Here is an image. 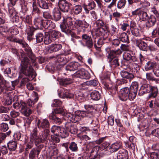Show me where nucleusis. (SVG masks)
Instances as JSON below:
<instances>
[{"mask_svg": "<svg viewBox=\"0 0 159 159\" xmlns=\"http://www.w3.org/2000/svg\"><path fill=\"white\" fill-rule=\"evenodd\" d=\"M63 22V23L66 24L68 28L71 29L72 30L74 29L73 24V19L71 17H67L66 18H64Z\"/></svg>", "mask_w": 159, "mask_h": 159, "instance_id": "25", "label": "nucleus"}, {"mask_svg": "<svg viewBox=\"0 0 159 159\" xmlns=\"http://www.w3.org/2000/svg\"><path fill=\"white\" fill-rule=\"evenodd\" d=\"M80 65L77 62H72L69 63L66 67V70L69 71H74L77 70Z\"/></svg>", "mask_w": 159, "mask_h": 159, "instance_id": "17", "label": "nucleus"}, {"mask_svg": "<svg viewBox=\"0 0 159 159\" xmlns=\"http://www.w3.org/2000/svg\"><path fill=\"white\" fill-rule=\"evenodd\" d=\"M33 96L35 98H34V101L32 100L30 98L28 100L27 103L28 105L30 107H33L34 104L38 101L39 97L38 93L35 92H33L32 93Z\"/></svg>", "mask_w": 159, "mask_h": 159, "instance_id": "24", "label": "nucleus"}, {"mask_svg": "<svg viewBox=\"0 0 159 159\" xmlns=\"http://www.w3.org/2000/svg\"><path fill=\"white\" fill-rule=\"evenodd\" d=\"M75 23L79 26V29L82 27L87 28L89 26L88 24L85 21H82L80 20H76L75 21Z\"/></svg>", "mask_w": 159, "mask_h": 159, "instance_id": "37", "label": "nucleus"}, {"mask_svg": "<svg viewBox=\"0 0 159 159\" xmlns=\"http://www.w3.org/2000/svg\"><path fill=\"white\" fill-rule=\"evenodd\" d=\"M118 31L115 26L113 25H111L110 33L111 35H115L116 33H118Z\"/></svg>", "mask_w": 159, "mask_h": 159, "instance_id": "61", "label": "nucleus"}, {"mask_svg": "<svg viewBox=\"0 0 159 159\" xmlns=\"http://www.w3.org/2000/svg\"><path fill=\"white\" fill-rule=\"evenodd\" d=\"M69 134L68 132L63 128L61 127L59 133V136H60L62 138H64L68 136Z\"/></svg>", "mask_w": 159, "mask_h": 159, "instance_id": "38", "label": "nucleus"}, {"mask_svg": "<svg viewBox=\"0 0 159 159\" xmlns=\"http://www.w3.org/2000/svg\"><path fill=\"white\" fill-rule=\"evenodd\" d=\"M83 41L84 43H82L84 46H85L89 49L91 48L93 46V40L91 36L86 34H84L82 36Z\"/></svg>", "mask_w": 159, "mask_h": 159, "instance_id": "8", "label": "nucleus"}, {"mask_svg": "<svg viewBox=\"0 0 159 159\" xmlns=\"http://www.w3.org/2000/svg\"><path fill=\"white\" fill-rule=\"evenodd\" d=\"M61 127L56 125L53 126L51 129V132L54 135H58Z\"/></svg>", "mask_w": 159, "mask_h": 159, "instance_id": "49", "label": "nucleus"}, {"mask_svg": "<svg viewBox=\"0 0 159 159\" xmlns=\"http://www.w3.org/2000/svg\"><path fill=\"white\" fill-rule=\"evenodd\" d=\"M57 60L59 62H62L63 63H66L67 61V60L64 55L58 56L57 58Z\"/></svg>", "mask_w": 159, "mask_h": 159, "instance_id": "58", "label": "nucleus"}, {"mask_svg": "<svg viewBox=\"0 0 159 159\" xmlns=\"http://www.w3.org/2000/svg\"><path fill=\"white\" fill-rule=\"evenodd\" d=\"M12 97L11 96H9L5 99L4 102V104L5 105H9L11 104L12 102Z\"/></svg>", "mask_w": 159, "mask_h": 159, "instance_id": "59", "label": "nucleus"}, {"mask_svg": "<svg viewBox=\"0 0 159 159\" xmlns=\"http://www.w3.org/2000/svg\"><path fill=\"white\" fill-rule=\"evenodd\" d=\"M120 74L123 78L128 79L129 80H131L134 77L133 74L125 70H121L120 72Z\"/></svg>", "mask_w": 159, "mask_h": 159, "instance_id": "26", "label": "nucleus"}, {"mask_svg": "<svg viewBox=\"0 0 159 159\" xmlns=\"http://www.w3.org/2000/svg\"><path fill=\"white\" fill-rule=\"evenodd\" d=\"M132 64L133 65L132 68L133 71L136 73L138 72L140 70L139 66L137 63L134 62L132 63Z\"/></svg>", "mask_w": 159, "mask_h": 159, "instance_id": "56", "label": "nucleus"}, {"mask_svg": "<svg viewBox=\"0 0 159 159\" xmlns=\"http://www.w3.org/2000/svg\"><path fill=\"white\" fill-rule=\"evenodd\" d=\"M35 62L32 63L31 59L30 60L26 56L22 57L20 64V72L26 76L32 77L34 70L32 66L36 65Z\"/></svg>", "mask_w": 159, "mask_h": 159, "instance_id": "1", "label": "nucleus"}, {"mask_svg": "<svg viewBox=\"0 0 159 159\" xmlns=\"http://www.w3.org/2000/svg\"><path fill=\"white\" fill-rule=\"evenodd\" d=\"M130 30L132 34L134 36L138 37L140 35L141 30L138 28L131 29Z\"/></svg>", "mask_w": 159, "mask_h": 159, "instance_id": "51", "label": "nucleus"}, {"mask_svg": "<svg viewBox=\"0 0 159 159\" xmlns=\"http://www.w3.org/2000/svg\"><path fill=\"white\" fill-rule=\"evenodd\" d=\"M86 111L84 112L85 115H87V116H89L90 117L91 116L93 115V113L96 111V109L94 106L90 105H85L84 106Z\"/></svg>", "mask_w": 159, "mask_h": 159, "instance_id": "14", "label": "nucleus"}, {"mask_svg": "<svg viewBox=\"0 0 159 159\" xmlns=\"http://www.w3.org/2000/svg\"><path fill=\"white\" fill-rule=\"evenodd\" d=\"M82 10V7L81 5H78L75 6L73 9V12L76 15L80 13Z\"/></svg>", "mask_w": 159, "mask_h": 159, "instance_id": "52", "label": "nucleus"}, {"mask_svg": "<svg viewBox=\"0 0 159 159\" xmlns=\"http://www.w3.org/2000/svg\"><path fill=\"white\" fill-rule=\"evenodd\" d=\"M62 46L60 44H53L50 45L48 47V51L50 52L58 51L61 49Z\"/></svg>", "mask_w": 159, "mask_h": 159, "instance_id": "23", "label": "nucleus"}, {"mask_svg": "<svg viewBox=\"0 0 159 159\" xmlns=\"http://www.w3.org/2000/svg\"><path fill=\"white\" fill-rule=\"evenodd\" d=\"M53 41L58 39L60 35L59 32L56 30H52L48 33Z\"/></svg>", "mask_w": 159, "mask_h": 159, "instance_id": "35", "label": "nucleus"}, {"mask_svg": "<svg viewBox=\"0 0 159 159\" xmlns=\"http://www.w3.org/2000/svg\"><path fill=\"white\" fill-rule=\"evenodd\" d=\"M43 20L40 17L35 18L34 20V24L38 28H42L43 27Z\"/></svg>", "mask_w": 159, "mask_h": 159, "instance_id": "28", "label": "nucleus"}, {"mask_svg": "<svg viewBox=\"0 0 159 159\" xmlns=\"http://www.w3.org/2000/svg\"><path fill=\"white\" fill-rule=\"evenodd\" d=\"M37 129L36 127L34 128L30 134V141L26 144L25 151L27 153L29 149H31L34 143L36 146H37L39 143H41L42 140L39 137H37Z\"/></svg>", "mask_w": 159, "mask_h": 159, "instance_id": "3", "label": "nucleus"}, {"mask_svg": "<svg viewBox=\"0 0 159 159\" xmlns=\"http://www.w3.org/2000/svg\"><path fill=\"white\" fill-rule=\"evenodd\" d=\"M58 5L60 10L63 12H68L70 9L71 4L66 0H59Z\"/></svg>", "mask_w": 159, "mask_h": 159, "instance_id": "5", "label": "nucleus"}, {"mask_svg": "<svg viewBox=\"0 0 159 159\" xmlns=\"http://www.w3.org/2000/svg\"><path fill=\"white\" fill-rule=\"evenodd\" d=\"M126 0H119L117 3V7L119 9L123 8L126 4Z\"/></svg>", "mask_w": 159, "mask_h": 159, "instance_id": "53", "label": "nucleus"}, {"mask_svg": "<svg viewBox=\"0 0 159 159\" xmlns=\"http://www.w3.org/2000/svg\"><path fill=\"white\" fill-rule=\"evenodd\" d=\"M71 119L70 120L74 123L78 122L81 120V117L80 116L77 115H70Z\"/></svg>", "mask_w": 159, "mask_h": 159, "instance_id": "48", "label": "nucleus"}, {"mask_svg": "<svg viewBox=\"0 0 159 159\" xmlns=\"http://www.w3.org/2000/svg\"><path fill=\"white\" fill-rule=\"evenodd\" d=\"M67 89L61 88L58 90V95L61 98H66L65 94L67 93Z\"/></svg>", "mask_w": 159, "mask_h": 159, "instance_id": "41", "label": "nucleus"}, {"mask_svg": "<svg viewBox=\"0 0 159 159\" xmlns=\"http://www.w3.org/2000/svg\"><path fill=\"white\" fill-rule=\"evenodd\" d=\"M121 146V144L120 143H115L111 145L110 149L111 151L114 152L117 151Z\"/></svg>", "mask_w": 159, "mask_h": 159, "instance_id": "32", "label": "nucleus"}, {"mask_svg": "<svg viewBox=\"0 0 159 159\" xmlns=\"http://www.w3.org/2000/svg\"><path fill=\"white\" fill-rule=\"evenodd\" d=\"M124 59L128 61H132L136 62L137 61V58L133 54H132L128 52H125L123 54Z\"/></svg>", "mask_w": 159, "mask_h": 159, "instance_id": "20", "label": "nucleus"}, {"mask_svg": "<svg viewBox=\"0 0 159 159\" xmlns=\"http://www.w3.org/2000/svg\"><path fill=\"white\" fill-rule=\"evenodd\" d=\"M117 37L121 41L129 43V38L126 33L121 32L118 33L117 34Z\"/></svg>", "mask_w": 159, "mask_h": 159, "instance_id": "15", "label": "nucleus"}, {"mask_svg": "<svg viewBox=\"0 0 159 159\" xmlns=\"http://www.w3.org/2000/svg\"><path fill=\"white\" fill-rule=\"evenodd\" d=\"M69 148L72 152H76L78 150L77 144L74 142H71L70 144Z\"/></svg>", "mask_w": 159, "mask_h": 159, "instance_id": "47", "label": "nucleus"}, {"mask_svg": "<svg viewBox=\"0 0 159 159\" xmlns=\"http://www.w3.org/2000/svg\"><path fill=\"white\" fill-rule=\"evenodd\" d=\"M38 3L39 6L41 8L43 9H47L48 8V3L44 0H38Z\"/></svg>", "mask_w": 159, "mask_h": 159, "instance_id": "39", "label": "nucleus"}, {"mask_svg": "<svg viewBox=\"0 0 159 159\" xmlns=\"http://www.w3.org/2000/svg\"><path fill=\"white\" fill-rule=\"evenodd\" d=\"M109 61L111 63V65L114 66V67L119 66L120 65L119 62V59L118 57H116L111 61Z\"/></svg>", "mask_w": 159, "mask_h": 159, "instance_id": "57", "label": "nucleus"}, {"mask_svg": "<svg viewBox=\"0 0 159 159\" xmlns=\"http://www.w3.org/2000/svg\"><path fill=\"white\" fill-rule=\"evenodd\" d=\"M53 41L48 33H46L44 37V42L45 44H48L52 42Z\"/></svg>", "mask_w": 159, "mask_h": 159, "instance_id": "42", "label": "nucleus"}, {"mask_svg": "<svg viewBox=\"0 0 159 159\" xmlns=\"http://www.w3.org/2000/svg\"><path fill=\"white\" fill-rule=\"evenodd\" d=\"M157 22L156 18L153 15H151L148 18L146 22V26L147 27L150 28L154 25Z\"/></svg>", "mask_w": 159, "mask_h": 159, "instance_id": "18", "label": "nucleus"}, {"mask_svg": "<svg viewBox=\"0 0 159 159\" xmlns=\"http://www.w3.org/2000/svg\"><path fill=\"white\" fill-rule=\"evenodd\" d=\"M75 75L76 77L82 79H89L90 78L89 73L83 69L77 71L75 73Z\"/></svg>", "mask_w": 159, "mask_h": 159, "instance_id": "11", "label": "nucleus"}, {"mask_svg": "<svg viewBox=\"0 0 159 159\" xmlns=\"http://www.w3.org/2000/svg\"><path fill=\"white\" fill-rule=\"evenodd\" d=\"M156 99L148 102V104L149 107L150 108L153 109H155L157 108V104H156Z\"/></svg>", "mask_w": 159, "mask_h": 159, "instance_id": "54", "label": "nucleus"}, {"mask_svg": "<svg viewBox=\"0 0 159 159\" xmlns=\"http://www.w3.org/2000/svg\"><path fill=\"white\" fill-rule=\"evenodd\" d=\"M82 7L84 9L85 13L86 14H88L89 13L90 10L95 8L96 4L94 1L89 2V0H88V1H84Z\"/></svg>", "mask_w": 159, "mask_h": 159, "instance_id": "10", "label": "nucleus"}, {"mask_svg": "<svg viewBox=\"0 0 159 159\" xmlns=\"http://www.w3.org/2000/svg\"><path fill=\"white\" fill-rule=\"evenodd\" d=\"M37 125L38 128L40 129H48L50 126V122L46 118L38 119Z\"/></svg>", "mask_w": 159, "mask_h": 159, "instance_id": "9", "label": "nucleus"}, {"mask_svg": "<svg viewBox=\"0 0 159 159\" xmlns=\"http://www.w3.org/2000/svg\"><path fill=\"white\" fill-rule=\"evenodd\" d=\"M8 128V125L6 123H3L0 125V129L2 131H6Z\"/></svg>", "mask_w": 159, "mask_h": 159, "instance_id": "62", "label": "nucleus"}, {"mask_svg": "<svg viewBox=\"0 0 159 159\" xmlns=\"http://www.w3.org/2000/svg\"><path fill=\"white\" fill-rule=\"evenodd\" d=\"M107 54V57L109 60V61H111L113 59L116 57V55H120L122 53V51L120 48L116 50H112L109 47H107L105 49Z\"/></svg>", "mask_w": 159, "mask_h": 159, "instance_id": "7", "label": "nucleus"}, {"mask_svg": "<svg viewBox=\"0 0 159 159\" xmlns=\"http://www.w3.org/2000/svg\"><path fill=\"white\" fill-rule=\"evenodd\" d=\"M35 31V30L34 28H30L29 30L27 32V39L30 41L33 39V36L34 34V32Z\"/></svg>", "mask_w": 159, "mask_h": 159, "instance_id": "40", "label": "nucleus"}, {"mask_svg": "<svg viewBox=\"0 0 159 159\" xmlns=\"http://www.w3.org/2000/svg\"><path fill=\"white\" fill-rule=\"evenodd\" d=\"M6 81L4 80L2 75L0 74V92H2L6 89Z\"/></svg>", "mask_w": 159, "mask_h": 159, "instance_id": "30", "label": "nucleus"}, {"mask_svg": "<svg viewBox=\"0 0 159 159\" xmlns=\"http://www.w3.org/2000/svg\"><path fill=\"white\" fill-rule=\"evenodd\" d=\"M121 14L117 11L114 12L112 13L113 16L115 18V20L117 22L119 21V19L121 16Z\"/></svg>", "mask_w": 159, "mask_h": 159, "instance_id": "60", "label": "nucleus"}, {"mask_svg": "<svg viewBox=\"0 0 159 159\" xmlns=\"http://www.w3.org/2000/svg\"><path fill=\"white\" fill-rule=\"evenodd\" d=\"M66 127L68 129V131L72 134H76L77 132L76 126L75 125H72L70 123H68L66 125Z\"/></svg>", "mask_w": 159, "mask_h": 159, "instance_id": "27", "label": "nucleus"}, {"mask_svg": "<svg viewBox=\"0 0 159 159\" xmlns=\"http://www.w3.org/2000/svg\"><path fill=\"white\" fill-rule=\"evenodd\" d=\"M72 82V80L70 78H65L61 79L60 81L61 85L66 86L68 84H70Z\"/></svg>", "mask_w": 159, "mask_h": 159, "instance_id": "45", "label": "nucleus"}, {"mask_svg": "<svg viewBox=\"0 0 159 159\" xmlns=\"http://www.w3.org/2000/svg\"><path fill=\"white\" fill-rule=\"evenodd\" d=\"M60 27L61 30V31L67 34H70L72 32V30L68 28L67 26V27L66 24L63 23V22L60 25Z\"/></svg>", "mask_w": 159, "mask_h": 159, "instance_id": "33", "label": "nucleus"}, {"mask_svg": "<svg viewBox=\"0 0 159 159\" xmlns=\"http://www.w3.org/2000/svg\"><path fill=\"white\" fill-rule=\"evenodd\" d=\"M90 96L91 99L97 101L100 98V94L97 91H94L92 92L90 94Z\"/></svg>", "mask_w": 159, "mask_h": 159, "instance_id": "34", "label": "nucleus"}, {"mask_svg": "<svg viewBox=\"0 0 159 159\" xmlns=\"http://www.w3.org/2000/svg\"><path fill=\"white\" fill-rule=\"evenodd\" d=\"M33 111L31 109H30L28 107H27L26 108L22 110H20V112L21 113L25 115V116H29L32 113Z\"/></svg>", "mask_w": 159, "mask_h": 159, "instance_id": "50", "label": "nucleus"}, {"mask_svg": "<svg viewBox=\"0 0 159 159\" xmlns=\"http://www.w3.org/2000/svg\"><path fill=\"white\" fill-rule=\"evenodd\" d=\"M136 45L138 46L140 49L143 51H147L148 50V45L143 41L140 40H136Z\"/></svg>", "mask_w": 159, "mask_h": 159, "instance_id": "16", "label": "nucleus"}, {"mask_svg": "<svg viewBox=\"0 0 159 159\" xmlns=\"http://www.w3.org/2000/svg\"><path fill=\"white\" fill-rule=\"evenodd\" d=\"M138 83L136 82H133L130 86L129 93V99L133 100L136 97L138 89Z\"/></svg>", "mask_w": 159, "mask_h": 159, "instance_id": "6", "label": "nucleus"}, {"mask_svg": "<svg viewBox=\"0 0 159 159\" xmlns=\"http://www.w3.org/2000/svg\"><path fill=\"white\" fill-rule=\"evenodd\" d=\"M129 89L126 87L121 89L119 93V98L121 100L125 101L128 99H129Z\"/></svg>", "mask_w": 159, "mask_h": 159, "instance_id": "12", "label": "nucleus"}, {"mask_svg": "<svg viewBox=\"0 0 159 159\" xmlns=\"http://www.w3.org/2000/svg\"><path fill=\"white\" fill-rule=\"evenodd\" d=\"M157 64L156 62H153L150 61H148L145 66V68L146 70H148L151 69H153L157 65Z\"/></svg>", "mask_w": 159, "mask_h": 159, "instance_id": "31", "label": "nucleus"}, {"mask_svg": "<svg viewBox=\"0 0 159 159\" xmlns=\"http://www.w3.org/2000/svg\"><path fill=\"white\" fill-rule=\"evenodd\" d=\"M15 42L21 45L22 47L24 48V50L26 52V54L30 59H31L32 63L36 61V59L35 56L33 53L31 48L24 40L19 39H17L15 40Z\"/></svg>", "mask_w": 159, "mask_h": 159, "instance_id": "4", "label": "nucleus"}, {"mask_svg": "<svg viewBox=\"0 0 159 159\" xmlns=\"http://www.w3.org/2000/svg\"><path fill=\"white\" fill-rule=\"evenodd\" d=\"M128 153L127 151L125 149H120L117 154V159H128Z\"/></svg>", "mask_w": 159, "mask_h": 159, "instance_id": "19", "label": "nucleus"}, {"mask_svg": "<svg viewBox=\"0 0 159 159\" xmlns=\"http://www.w3.org/2000/svg\"><path fill=\"white\" fill-rule=\"evenodd\" d=\"M36 149L33 148L30 151L29 154V157L30 159H35V156L37 155V153H36Z\"/></svg>", "mask_w": 159, "mask_h": 159, "instance_id": "55", "label": "nucleus"}, {"mask_svg": "<svg viewBox=\"0 0 159 159\" xmlns=\"http://www.w3.org/2000/svg\"><path fill=\"white\" fill-rule=\"evenodd\" d=\"M139 16L140 20L145 21L148 17V15L146 12L141 10Z\"/></svg>", "mask_w": 159, "mask_h": 159, "instance_id": "43", "label": "nucleus"}, {"mask_svg": "<svg viewBox=\"0 0 159 159\" xmlns=\"http://www.w3.org/2000/svg\"><path fill=\"white\" fill-rule=\"evenodd\" d=\"M91 16V18L92 20H96L98 18L97 15L94 11H91L89 12Z\"/></svg>", "mask_w": 159, "mask_h": 159, "instance_id": "63", "label": "nucleus"}, {"mask_svg": "<svg viewBox=\"0 0 159 159\" xmlns=\"http://www.w3.org/2000/svg\"><path fill=\"white\" fill-rule=\"evenodd\" d=\"M50 131L49 129H44L43 132L41 135H37V137L40 138L42 140L41 143L43 142L44 141L46 140L48 136L49 135Z\"/></svg>", "mask_w": 159, "mask_h": 159, "instance_id": "29", "label": "nucleus"}, {"mask_svg": "<svg viewBox=\"0 0 159 159\" xmlns=\"http://www.w3.org/2000/svg\"><path fill=\"white\" fill-rule=\"evenodd\" d=\"M53 19L55 21L59 20L61 18V14L60 10L57 8H55L52 11Z\"/></svg>", "mask_w": 159, "mask_h": 159, "instance_id": "21", "label": "nucleus"}, {"mask_svg": "<svg viewBox=\"0 0 159 159\" xmlns=\"http://www.w3.org/2000/svg\"><path fill=\"white\" fill-rule=\"evenodd\" d=\"M55 24L50 20H45L43 22V27L45 29L51 30L55 27Z\"/></svg>", "mask_w": 159, "mask_h": 159, "instance_id": "22", "label": "nucleus"}, {"mask_svg": "<svg viewBox=\"0 0 159 159\" xmlns=\"http://www.w3.org/2000/svg\"><path fill=\"white\" fill-rule=\"evenodd\" d=\"M8 149L10 151H14L17 147V143L14 141H10L7 144Z\"/></svg>", "mask_w": 159, "mask_h": 159, "instance_id": "36", "label": "nucleus"}, {"mask_svg": "<svg viewBox=\"0 0 159 159\" xmlns=\"http://www.w3.org/2000/svg\"><path fill=\"white\" fill-rule=\"evenodd\" d=\"M104 43L102 39H99L97 41L96 43V41H94V47L97 50H99L100 48L101 47Z\"/></svg>", "mask_w": 159, "mask_h": 159, "instance_id": "46", "label": "nucleus"}, {"mask_svg": "<svg viewBox=\"0 0 159 159\" xmlns=\"http://www.w3.org/2000/svg\"><path fill=\"white\" fill-rule=\"evenodd\" d=\"M44 37L43 33L39 32L35 35L36 41L37 43H40L43 42Z\"/></svg>", "mask_w": 159, "mask_h": 159, "instance_id": "44", "label": "nucleus"}, {"mask_svg": "<svg viewBox=\"0 0 159 159\" xmlns=\"http://www.w3.org/2000/svg\"><path fill=\"white\" fill-rule=\"evenodd\" d=\"M98 82L95 80H93L87 82V84L90 86H95L98 84Z\"/></svg>", "mask_w": 159, "mask_h": 159, "instance_id": "64", "label": "nucleus"}, {"mask_svg": "<svg viewBox=\"0 0 159 159\" xmlns=\"http://www.w3.org/2000/svg\"><path fill=\"white\" fill-rule=\"evenodd\" d=\"M158 92L157 86H153L149 84H145L141 86L138 94L141 96L145 93H150L148 96L149 98H155L157 95Z\"/></svg>", "mask_w": 159, "mask_h": 159, "instance_id": "2", "label": "nucleus"}, {"mask_svg": "<svg viewBox=\"0 0 159 159\" xmlns=\"http://www.w3.org/2000/svg\"><path fill=\"white\" fill-rule=\"evenodd\" d=\"M96 25L98 27V29L96 30V31L98 32V34L99 35L103 36L102 33L103 32L106 33V34H107L106 31L103 28H101L105 25L102 20L100 19L98 20L96 22Z\"/></svg>", "mask_w": 159, "mask_h": 159, "instance_id": "13", "label": "nucleus"}]
</instances>
